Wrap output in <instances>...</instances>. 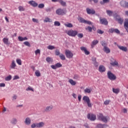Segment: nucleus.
Listing matches in <instances>:
<instances>
[{
	"instance_id": "f257e3e1",
	"label": "nucleus",
	"mask_w": 128,
	"mask_h": 128,
	"mask_svg": "<svg viewBox=\"0 0 128 128\" xmlns=\"http://www.w3.org/2000/svg\"><path fill=\"white\" fill-rule=\"evenodd\" d=\"M97 118L99 120H101V122H104L106 123L108 122V118L106 116H104L102 113H99L97 115Z\"/></svg>"
},
{
	"instance_id": "f03ea898",
	"label": "nucleus",
	"mask_w": 128,
	"mask_h": 128,
	"mask_svg": "<svg viewBox=\"0 0 128 128\" xmlns=\"http://www.w3.org/2000/svg\"><path fill=\"white\" fill-rule=\"evenodd\" d=\"M78 33V32L77 30H70L66 32V34H67L69 36H72V37H74L76 36H77Z\"/></svg>"
},
{
	"instance_id": "7ed1b4c3",
	"label": "nucleus",
	"mask_w": 128,
	"mask_h": 128,
	"mask_svg": "<svg viewBox=\"0 0 128 128\" xmlns=\"http://www.w3.org/2000/svg\"><path fill=\"white\" fill-rule=\"evenodd\" d=\"M56 14H58V16H64L66 14V9H62L60 8H58L56 10Z\"/></svg>"
},
{
	"instance_id": "20e7f679",
	"label": "nucleus",
	"mask_w": 128,
	"mask_h": 128,
	"mask_svg": "<svg viewBox=\"0 0 128 128\" xmlns=\"http://www.w3.org/2000/svg\"><path fill=\"white\" fill-rule=\"evenodd\" d=\"M82 100L84 102H86L88 106V108H92V103H90V98H88V96H84L82 98Z\"/></svg>"
},
{
	"instance_id": "39448f33",
	"label": "nucleus",
	"mask_w": 128,
	"mask_h": 128,
	"mask_svg": "<svg viewBox=\"0 0 128 128\" xmlns=\"http://www.w3.org/2000/svg\"><path fill=\"white\" fill-rule=\"evenodd\" d=\"M108 78L110 80H116V76L114 74L110 71H108L107 73Z\"/></svg>"
},
{
	"instance_id": "423d86ee",
	"label": "nucleus",
	"mask_w": 128,
	"mask_h": 128,
	"mask_svg": "<svg viewBox=\"0 0 128 128\" xmlns=\"http://www.w3.org/2000/svg\"><path fill=\"white\" fill-rule=\"evenodd\" d=\"M65 55L67 58H74V54L70 50H65Z\"/></svg>"
},
{
	"instance_id": "0eeeda50",
	"label": "nucleus",
	"mask_w": 128,
	"mask_h": 128,
	"mask_svg": "<svg viewBox=\"0 0 128 128\" xmlns=\"http://www.w3.org/2000/svg\"><path fill=\"white\" fill-rule=\"evenodd\" d=\"M78 20L80 22H82V24H92V22L90 21H88L84 19V18H82V17H80L78 18Z\"/></svg>"
},
{
	"instance_id": "6e6552de",
	"label": "nucleus",
	"mask_w": 128,
	"mask_h": 128,
	"mask_svg": "<svg viewBox=\"0 0 128 128\" xmlns=\"http://www.w3.org/2000/svg\"><path fill=\"white\" fill-rule=\"evenodd\" d=\"M87 118L88 120H96V116L94 114H88L87 116Z\"/></svg>"
},
{
	"instance_id": "1a4fd4ad",
	"label": "nucleus",
	"mask_w": 128,
	"mask_h": 128,
	"mask_svg": "<svg viewBox=\"0 0 128 128\" xmlns=\"http://www.w3.org/2000/svg\"><path fill=\"white\" fill-rule=\"evenodd\" d=\"M50 66L53 70H56L58 68H62V65L60 63L58 62L55 65H52Z\"/></svg>"
},
{
	"instance_id": "9d476101",
	"label": "nucleus",
	"mask_w": 128,
	"mask_h": 128,
	"mask_svg": "<svg viewBox=\"0 0 128 128\" xmlns=\"http://www.w3.org/2000/svg\"><path fill=\"white\" fill-rule=\"evenodd\" d=\"M86 10L88 14H96V11H94V10L92 9L86 8Z\"/></svg>"
},
{
	"instance_id": "9b49d317",
	"label": "nucleus",
	"mask_w": 128,
	"mask_h": 128,
	"mask_svg": "<svg viewBox=\"0 0 128 128\" xmlns=\"http://www.w3.org/2000/svg\"><path fill=\"white\" fill-rule=\"evenodd\" d=\"M80 48L82 52H84V54L86 56H88V54H90V52H88V50H86V47L82 46Z\"/></svg>"
},
{
	"instance_id": "f8f14e48",
	"label": "nucleus",
	"mask_w": 128,
	"mask_h": 128,
	"mask_svg": "<svg viewBox=\"0 0 128 128\" xmlns=\"http://www.w3.org/2000/svg\"><path fill=\"white\" fill-rule=\"evenodd\" d=\"M28 4H30V6H32L34 8H36V6H38V3L34 1V0L29 1L28 2Z\"/></svg>"
},
{
	"instance_id": "ddd939ff",
	"label": "nucleus",
	"mask_w": 128,
	"mask_h": 128,
	"mask_svg": "<svg viewBox=\"0 0 128 128\" xmlns=\"http://www.w3.org/2000/svg\"><path fill=\"white\" fill-rule=\"evenodd\" d=\"M16 66V61L14 60H12L11 64L10 65V68L12 70H14Z\"/></svg>"
},
{
	"instance_id": "4468645a",
	"label": "nucleus",
	"mask_w": 128,
	"mask_h": 128,
	"mask_svg": "<svg viewBox=\"0 0 128 128\" xmlns=\"http://www.w3.org/2000/svg\"><path fill=\"white\" fill-rule=\"evenodd\" d=\"M112 60H114V62H111L110 63V64L112 66H118V62H116L114 59L112 58L111 62H112Z\"/></svg>"
},
{
	"instance_id": "2eb2a0df",
	"label": "nucleus",
	"mask_w": 128,
	"mask_h": 128,
	"mask_svg": "<svg viewBox=\"0 0 128 128\" xmlns=\"http://www.w3.org/2000/svg\"><path fill=\"white\" fill-rule=\"evenodd\" d=\"M98 70L100 72H106V68L104 66L101 65L99 66Z\"/></svg>"
},
{
	"instance_id": "dca6fc26",
	"label": "nucleus",
	"mask_w": 128,
	"mask_h": 128,
	"mask_svg": "<svg viewBox=\"0 0 128 128\" xmlns=\"http://www.w3.org/2000/svg\"><path fill=\"white\" fill-rule=\"evenodd\" d=\"M103 50L106 54H110V50L106 46H104V47Z\"/></svg>"
},
{
	"instance_id": "f3484780",
	"label": "nucleus",
	"mask_w": 128,
	"mask_h": 128,
	"mask_svg": "<svg viewBox=\"0 0 128 128\" xmlns=\"http://www.w3.org/2000/svg\"><path fill=\"white\" fill-rule=\"evenodd\" d=\"M100 22L105 26H107L108 24V20H106V18L100 19Z\"/></svg>"
},
{
	"instance_id": "a211bd4d",
	"label": "nucleus",
	"mask_w": 128,
	"mask_h": 128,
	"mask_svg": "<svg viewBox=\"0 0 128 128\" xmlns=\"http://www.w3.org/2000/svg\"><path fill=\"white\" fill-rule=\"evenodd\" d=\"M106 126H108V125L106 124H97L96 128H106Z\"/></svg>"
},
{
	"instance_id": "6ab92c4d",
	"label": "nucleus",
	"mask_w": 128,
	"mask_h": 128,
	"mask_svg": "<svg viewBox=\"0 0 128 128\" xmlns=\"http://www.w3.org/2000/svg\"><path fill=\"white\" fill-rule=\"evenodd\" d=\"M118 46L121 50H122L123 52H128V48H126V47L120 46Z\"/></svg>"
},
{
	"instance_id": "aec40b11",
	"label": "nucleus",
	"mask_w": 128,
	"mask_h": 128,
	"mask_svg": "<svg viewBox=\"0 0 128 128\" xmlns=\"http://www.w3.org/2000/svg\"><path fill=\"white\" fill-rule=\"evenodd\" d=\"M32 120H30V118H26L25 120L24 121V123L26 124H30V122H31Z\"/></svg>"
},
{
	"instance_id": "412c9836",
	"label": "nucleus",
	"mask_w": 128,
	"mask_h": 128,
	"mask_svg": "<svg viewBox=\"0 0 128 128\" xmlns=\"http://www.w3.org/2000/svg\"><path fill=\"white\" fill-rule=\"evenodd\" d=\"M97 44H98V40H94L92 42L91 44V46L92 48H94V46H96Z\"/></svg>"
},
{
	"instance_id": "4be33fe9",
	"label": "nucleus",
	"mask_w": 128,
	"mask_h": 128,
	"mask_svg": "<svg viewBox=\"0 0 128 128\" xmlns=\"http://www.w3.org/2000/svg\"><path fill=\"white\" fill-rule=\"evenodd\" d=\"M18 40L19 42H24V40H28V38L26 37H22L20 36H19L18 37Z\"/></svg>"
},
{
	"instance_id": "5701e85b",
	"label": "nucleus",
	"mask_w": 128,
	"mask_h": 128,
	"mask_svg": "<svg viewBox=\"0 0 128 128\" xmlns=\"http://www.w3.org/2000/svg\"><path fill=\"white\" fill-rule=\"evenodd\" d=\"M44 126V122H40L39 123L36 124V128H42V126Z\"/></svg>"
},
{
	"instance_id": "b1692460",
	"label": "nucleus",
	"mask_w": 128,
	"mask_h": 128,
	"mask_svg": "<svg viewBox=\"0 0 128 128\" xmlns=\"http://www.w3.org/2000/svg\"><path fill=\"white\" fill-rule=\"evenodd\" d=\"M68 82L72 86H76V82L72 80V79H70Z\"/></svg>"
},
{
	"instance_id": "393cba45",
	"label": "nucleus",
	"mask_w": 128,
	"mask_h": 128,
	"mask_svg": "<svg viewBox=\"0 0 128 128\" xmlns=\"http://www.w3.org/2000/svg\"><path fill=\"white\" fill-rule=\"evenodd\" d=\"M112 92L114 94H118L120 92V88H112Z\"/></svg>"
},
{
	"instance_id": "a878e982",
	"label": "nucleus",
	"mask_w": 128,
	"mask_h": 128,
	"mask_svg": "<svg viewBox=\"0 0 128 128\" xmlns=\"http://www.w3.org/2000/svg\"><path fill=\"white\" fill-rule=\"evenodd\" d=\"M116 20L120 24H122V22H124V19L122 18H116Z\"/></svg>"
},
{
	"instance_id": "bb28decb",
	"label": "nucleus",
	"mask_w": 128,
	"mask_h": 128,
	"mask_svg": "<svg viewBox=\"0 0 128 128\" xmlns=\"http://www.w3.org/2000/svg\"><path fill=\"white\" fill-rule=\"evenodd\" d=\"M59 2L62 6H66V3L62 0H60Z\"/></svg>"
},
{
	"instance_id": "cd10ccee",
	"label": "nucleus",
	"mask_w": 128,
	"mask_h": 128,
	"mask_svg": "<svg viewBox=\"0 0 128 128\" xmlns=\"http://www.w3.org/2000/svg\"><path fill=\"white\" fill-rule=\"evenodd\" d=\"M64 26H65L66 28H72L74 26L72 25V23H68V22H67L66 24H64Z\"/></svg>"
},
{
	"instance_id": "c85d7f7f",
	"label": "nucleus",
	"mask_w": 128,
	"mask_h": 128,
	"mask_svg": "<svg viewBox=\"0 0 128 128\" xmlns=\"http://www.w3.org/2000/svg\"><path fill=\"white\" fill-rule=\"evenodd\" d=\"M120 4L122 6H123V8H126V1H121L120 2Z\"/></svg>"
},
{
	"instance_id": "c756f323",
	"label": "nucleus",
	"mask_w": 128,
	"mask_h": 128,
	"mask_svg": "<svg viewBox=\"0 0 128 128\" xmlns=\"http://www.w3.org/2000/svg\"><path fill=\"white\" fill-rule=\"evenodd\" d=\"M46 62H48V64H50V62H54V60L52 58L50 57H47L46 58Z\"/></svg>"
},
{
	"instance_id": "7c9ffc66",
	"label": "nucleus",
	"mask_w": 128,
	"mask_h": 128,
	"mask_svg": "<svg viewBox=\"0 0 128 128\" xmlns=\"http://www.w3.org/2000/svg\"><path fill=\"white\" fill-rule=\"evenodd\" d=\"M51 110H52V106H48L45 109V112H50Z\"/></svg>"
},
{
	"instance_id": "2f4dec72",
	"label": "nucleus",
	"mask_w": 128,
	"mask_h": 128,
	"mask_svg": "<svg viewBox=\"0 0 128 128\" xmlns=\"http://www.w3.org/2000/svg\"><path fill=\"white\" fill-rule=\"evenodd\" d=\"M60 60H66V56H64V55L62 54H60L59 56Z\"/></svg>"
},
{
	"instance_id": "473e14b6",
	"label": "nucleus",
	"mask_w": 128,
	"mask_h": 128,
	"mask_svg": "<svg viewBox=\"0 0 128 128\" xmlns=\"http://www.w3.org/2000/svg\"><path fill=\"white\" fill-rule=\"evenodd\" d=\"M84 92L85 94H90V92H92V89L86 88L84 90Z\"/></svg>"
},
{
	"instance_id": "72a5a7b5",
	"label": "nucleus",
	"mask_w": 128,
	"mask_h": 128,
	"mask_svg": "<svg viewBox=\"0 0 128 128\" xmlns=\"http://www.w3.org/2000/svg\"><path fill=\"white\" fill-rule=\"evenodd\" d=\"M3 42L5 44H8V38H3Z\"/></svg>"
},
{
	"instance_id": "f704fd0d",
	"label": "nucleus",
	"mask_w": 128,
	"mask_h": 128,
	"mask_svg": "<svg viewBox=\"0 0 128 128\" xmlns=\"http://www.w3.org/2000/svg\"><path fill=\"white\" fill-rule=\"evenodd\" d=\"M18 8L20 12H24L26 10V8L22 6H19Z\"/></svg>"
},
{
	"instance_id": "c9c22d12",
	"label": "nucleus",
	"mask_w": 128,
	"mask_h": 128,
	"mask_svg": "<svg viewBox=\"0 0 128 128\" xmlns=\"http://www.w3.org/2000/svg\"><path fill=\"white\" fill-rule=\"evenodd\" d=\"M44 22H51L52 20L48 18H46L45 20H44Z\"/></svg>"
},
{
	"instance_id": "e433bc0d",
	"label": "nucleus",
	"mask_w": 128,
	"mask_h": 128,
	"mask_svg": "<svg viewBox=\"0 0 128 128\" xmlns=\"http://www.w3.org/2000/svg\"><path fill=\"white\" fill-rule=\"evenodd\" d=\"M47 48L48 50H54V48H56V47H54V46L50 45L48 46Z\"/></svg>"
},
{
	"instance_id": "4c0bfd02",
	"label": "nucleus",
	"mask_w": 128,
	"mask_h": 128,
	"mask_svg": "<svg viewBox=\"0 0 128 128\" xmlns=\"http://www.w3.org/2000/svg\"><path fill=\"white\" fill-rule=\"evenodd\" d=\"M100 44H101L102 46H104H104H108V44H106V41H104V40H102L100 42Z\"/></svg>"
},
{
	"instance_id": "58836bf2",
	"label": "nucleus",
	"mask_w": 128,
	"mask_h": 128,
	"mask_svg": "<svg viewBox=\"0 0 128 128\" xmlns=\"http://www.w3.org/2000/svg\"><path fill=\"white\" fill-rule=\"evenodd\" d=\"M17 122H18V120H16V118H13L11 120V124H16Z\"/></svg>"
},
{
	"instance_id": "ea45409f",
	"label": "nucleus",
	"mask_w": 128,
	"mask_h": 128,
	"mask_svg": "<svg viewBox=\"0 0 128 128\" xmlns=\"http://www.w3.org/2000/svg\"><path fill=\"white\" fill-rule=\"evenodd\" d=\"M24 44L26 46H28L29 48H30V44L29 42L26 41L24 42Z\"/></svg>"
},
{
	"instance_id": "a19ab883",
	"label": "nucleus",
	"mask_w": 128,
	"mask_h": 128,
	"mask_svg": "<svg viewBox=\"0 0 128 128\" xmlns=\"http://www.w3.org/2000/svg\"><path fill=\"white\" fill-rule=\"evenodd\" d=\"M10 80H12V76L10 75H9L5 78V80H6V82H8Z\"/></svg>"
},
{
	"instance_id": "79ce46f5",
	"label": "nucleus",
	"mask_w": 128,
	"mask_h": 128,
	"mask_svg": "<svg viewBox=\"0 0 128 128\" xmlns=\"http://www.w3.org/2000/svg\"><path fill=\"white\" fill-rule=\"evenodd\" d=\"M16 62L19 66H22V60L20 59H16Z\"/></svg>"
},
{
	"instance_id": "37998d69",
	"label": "nucleus",
	"mask_w": 128,
	"mask_h": 128,
	"mask_svg": "<svg viewBox=\"0 0 128 128\" xmlns=\"http://www.w3.org/2000/svg\"><path fill=\"white\" fill-rule=\"evenodd\" d=\"M35 74L36 76H40V71H38V70H37L35 72Z\"/></svg>"
},
{
	"instance_id": "c03bdc74",
	"label": "nucleus",
	"mask_w": 128,
	"mask_h": 128,
	"mask_svg": "<svg viewBox=\"0 0 128 128\" xmlns=\"http://www.w3.org/2000/svg\"><path fill=\"white\" fill-rule=\"evenodd\" d=\"M106 13L108 16H112V12L110 10H106Z\"/></svg>"
},
{
	"instance_id": "a18cd8bd",
	"label": "nucleus",
	"mask_w": 128,
	"mask_h": 128,
	"mask_svg": "<svg viewBox=\"0 0 128 128\" xmlns=\"http://www.w3.org/2000/svg\"><path fill=\"white\" fill-rule=\"evenodd\" d=\"M38 8H44V4H39L38 6Z\"/></svg>"
},
{
	"instance_id": "49530a36",
	"label": "nucleus",
	"mask_w": 128,
	"mask_h": 128,
	"mask_svg": "<svg viewBox=\"0 0 128 128\" xmlns=\"http://www.w3.org/2000/svg\"><path fill=\"white\" fill-rule=\"evenodd\" d=\"M110 100H106L104 102V104H105V106H108V104H110Z\"/></svg>"
},
{
	"instance_id": "de8ad7c7",
	"label": "nucleus",
	"mask_w": 128,
	"mask_h": 128,
	"mask_svg": "<svg viewBox=\"0 0 128 128\" xmlns=\"http://www.w3.org/2000/svg\"><path fill=\"white\" fill-rule=\"evenodd\" d=\"M54 26H60V23L58 21H56L54 22Z\"/></svg>"
},
{
	"instance_id": "09e8293b",
	"label": "nucleus",
	"mask_w": 128,
	"mask_h": 128,
	"mask_svg": "<svg viewBox=\"0 0 128 128\" xmlns=\"http://www.w3.org/2000/svg\"><path fill=\"white\" fill-rule=\"evenodd\" d=\"M55 54L56 56H59L60 54V50H55Z\"/></svg>"
},
{
	"instance_id": "8fccbe9b",
	"label": "nucleus",
	"mask_w": 128,
	"mask_h": 128,
	"mask_svg": "<svg viewBox=\"0 0 128 128\" xmlns=\"http://www.w3.org/2000/svg\"><path fill=\"white\" fill-rule=\"evenodd\" d=\"M108 32H110V34H113V32H114V28H110L108 30Z\"/></svg>"
},
{
	"instance_id": "3c124183",
	"label": "nucleus",
	"mask_w": 128,
	"mask_h": 128,
	"mask_svg": "<svg viewBox=\"0 0 128 128\" xmlns=\"http://www.w3.org/2000/svg\"><path fill=\"white\" fill-rule=\"evenodd\" d=\"M73 78L74 80H78L80 78V76L78 74H74Z\"/></svg>"
},
{
	"instance_id": "603ef678",
	"label": "nucleus",
	"mask_w": 128,
	"mask_h": 128,
	"mask_svg": "<svg viewBox=\"0 0 128 128\" xmlns=\"http://www.w3.org/2000/svg\"><path fill=\"white\" fill-rule=\"evenodd\" d=\"M97 32L98 34H102L104 32L100 30H98Z\"/></svg>"
},
{
	"instance_id": "864d4df0",
	"label": "nucleus",
	"mask_w": 128,
	"mask_h": 128,
	"mask_svg": "<svg viewBox=\"0 0 128 128\" xmlns=\"http://www.w3.org/2000/svg\"><path fill=\"white\" fill-rule=\"evenodd\" d=\"M78 36L80 38H84V34H78Z\"/></svg>"
},
{
	"instance_id": "5fc2aeb1",
	"label": "nucleus",
	"mask_w": 128,
	"mask_h": 128,
	"mask_svg": "<svg viewBox=\"0 0 128 128\" xmlns=\"http://www.w3.org/2000/svg\"><path fill=\"white\" fill-rule=\"evenodd\" d=\"M86 30H88L90 32H92V27L88 26L87 28H86Z\"/></svg>"
},
{
	"instance_id": "6e6d98bb",
	"label": "nucleus",
	"mask_w": 128,
	"mask_h": 128,
	"mask_svg": "<svg viewBox=\"0 0 128 128\" xmlns=\"http://www.w3.org/2000/svg\"><path fill=\"white\" fill-rule=\"evenodd\" d=\"M114 32H116V34H118L120 32V30H118V29L114 28Z\"/></svg>"
},
{
	"instance_id": "4d7b16f0",
	"label": "nucleus",
	"mask_w": 128,
	"mask_h": 128,
	"mask_svg": "<svg viewBox=\"0 0 128 128\" xmlns=\"http://www.w3.org/2000/svg\"><path fill=\"white\" fill-rule=\"evenodd\" d=\"M26 90L28 91V90H31L32 92H34V89L32 88L30 86H28V88L26 89Z\"/></svg>"
},
{
	"instance_id": "13d9d810",
	"label": "nucleus",
	"mask_w": 128,
	"mask_h": 128,
	"mask_svg": "<svg viewBox=\"0 0 128 128\" xmlns=\"http://www.w3.org/2000/svg\"><path fill=\"white\" fill-rule=\"evenodd\" d=\"M38 54H40V50L38 49L35 51V54L36 56Z\"/></svg>"
},
{
	"instance_id": "bf43d9fd",
	"label": "nucleus",
	"mask_w": 128,
	"mask_h": 128,
	"mask_svg": "<svg viewBox=\"0 0 128 128\" xmlns=\"http://www.w3.org/2000/svg\"><path fill=\"white\" fill-rule=\"evenodd\" d=\"M32 22H36L37 24H38V19L33 18L32 19Z\"/></svg>"
},
{
	"instance_id": "052dcab7",
	"label": "nucleus",
	"mask_w": 128,
	"mask_h": 128,
	"mask_svg": "<svg viewBox=\"0 0 128 128\" xmlns=\"http://www.w3.org/2000/svg\"><path fill=\"white\" fill-rule=\"evenodd\" d=\"M6 86V84L4 83L0 84V88H4Z\"/></svg>"
},
{
	"instance_id": "680f3d73",
	"label": "nucleus",
	"mask_w": 128,
	"mask_h": 128,
	"mask_svg": "<svg viewBox=\"0 0 128 128\" xmlns=\"http://www.w3.org/2000/svg\"><path fill=\"white\" fill-rule=\"evenodd\" d=\"M18 78H20V77L18 76H15L14 77L13 80H18Z\"/></svg>"
},
{
	"instance_id": "e2e57ef3",
	"label": "nucleus",
	"mask_w": 128,
	"mask_h": 128,
	"mask_svg": "<svg viewBox=\"0 0 128 128\" xmlns=\"http://www.w3.org/2000/svg\"><path fill=\"white\" fill-rule=\"evenodd\" d=\"M31 128H36V124H32L31 126Z\"/></svg>"
},
{
	"instance_id": "0e129e2a",
	"label": "nucleus",
	"mask_w": 128,
	"mask_h": 128,
	"mask_svg": "<svg viewBox=\"0 0 128 128\" xmlns=\"http://www.w3.org/2000/svg\"><path fill=\"white\" fill-rule=\"evenodd\" d=\"M18 98V96L16 95H14L12 97V100H16V98Z\"/></svg>"
},
{
	"instance_id": "69168bd1",
	"label": "nucleus",
	"mask_w": 128,
	"mask_h": 128,
	"mask_svg": "<svg viewBox=\"0 0 128 128\" xmlns=\"http://www.w3.org/2000/svg\"><path fill=\"white\" fill-rule=\"evenodd\" d=\"M78 100L79 102H80V100H82V95L78 96Z\"/></svg>"
},
{
	"instance_id": "338daca9",
	"label": "nucleus",
	"mask_w": 128,
	"mask_h": 128,
	"mask_svg": "<svg viewBox=\"0 0 128 128\" xmlns=\"http://www.w3.org/2000/svg\"><path fill=\"white\" fill-rule=\"evenodd\" d=\"M46 12H51L52 10V8H48L46 10Z\"/></svg>"
},
{
	"instance_id": "774afa93",
	"label": "nucleus",
	"mask_w": 128,
	"mask_h": 128,
	"mask_svg": "<svg viewBox=\"0 0 128 128\" xmlns=\"http://www.w3.org/2000/svg\"><path fill=\"white\" fill-rule=\"evenodd\" d=\"M123 112H124V114H126V112H128V110H126V108L123 109Z\"/></svg>"
}]
</instances>
